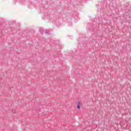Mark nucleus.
Here are the masks:
<instances>
[{
  "instance_id": "obj_1",
  "label": "nucleus",
  "mask_w": 131,
  "mask_h": 131,
  "mask_svg": "<svg viewBox=\"0 0 131 131\" xmlns=\"http://www.w3.org/2000/svg\"><path fill=\"white\" fill-rule=\"evenodd\" d=\"M77 108L78 109H80V101H78V104H77Z\"/></svg>"
}]
</instances>
